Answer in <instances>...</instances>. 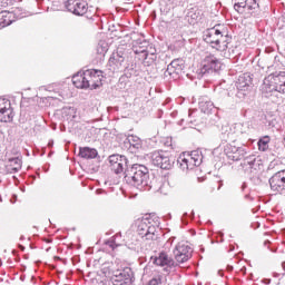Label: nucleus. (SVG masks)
<instances>
[{
	"label": "nucleus",
	"instance_id": "4be33fe9",
	"mask_svg": "<svg viewBox=\"0 0 285 285\" xmlns=\"http://www.w3.org/2000/svg\"><path fill=\"white\" fill-rule=\"evenodd\" d=\"M199 109L205 115H210V112H213V110H215V105L213 104V101L208 100V98L203 97L199 100Z\"/></svg>",
	"mask_w": 285,
	"mask_h": 285
},
{
	"label": "nucleus",
	"instance_id": "aec40b11",
	"mask_svg": "<svg viewBox=\"0 0 285 285\" xmlns=\"http://www.w3.org/2000/svg\"><path fill=\"white\" fill-rule=\"evenodd\" d=\"M135 281V274L132 268L125 267L124 269H117L114 272V281Z\"/></svg>",
	"mask_w": 285,
	"mask_h": 285
},
{
	"label": "nucleus",
	"instance_id": "2f4dec72",
	"mask_svg": "<svg viewBox=\"0 0 285 285\" xmlns=\"http://www.w3.org/2000/svg\"><path fill=\"white\" fill-rule=\"evenodd\" d=\"M242 155H244V149L239 148L236 149V153L234 155H229V159H233V161H239L242 159Z\"/></svg>",
	"mask_w": 285,
	"mask_h": 285
},
{
	"label": "nucleus",
	"instance_id": "393cba45",
	"mask_svg": "<svg viewBox=\"0 0 285 285\" xmlns=\"http://www.w3.org/2000/svg\"><path fill=\"white\" fill-rule=\"evenodd\" d=\"M98 153L95 148L83 147L80 148L79 157L82 159H95L97 157Z\"/></svg>",
	"mask_w": 285,
	"mask_h": 285
},
{
	"label": "nucleus",
	"instance_id": "4c0bfd02",
	"mask_svg": "<svg viewBox=\"0 0 285 285\" xmlns=\"http://www.w3.org/2000/svg\"><path fill=\"white\" fill-rule=\"evenodd\" d=\"M279 164H282V161L279 160H273L269 166H268V169L269 170H273V168H275L276 166H279Z\"/></svg>",
	"mask_w": 285,
	"mask_h": 285
},
{
	"label": "nucleus",
	"instance_id": "c03bdc74",
	"mask_svg": "<svg viewBox=\"0 0 285 285\" xmlns=\"http://www.w3.org/2000/svg\"><path fill=\"white\" fill-rule=\"evenodd\" d=\"M282 268L285 272V262L282 264Z\"/></svg>",
	"mask_w": 285,
	"mask_h": 285
},
{
	"label": "nucleus",
	"instance_id": "b1692460",
	"mask_svg": "<svg viewBox=\"0 0 285 285\" xmlns=\"http://www.w3.org/2000/svg\"><path fill=\"white\" fill-rule=\"evenodd\" d=\"M243 166L245 167V173H255L257 170V163L255 156H249L244 159Z\"/></svg>",
	"mask_w": 285,
	"mask_h": 285
},
{
	"label": "nucleus",
	"instance_id": "6ab92c4d",
	"mask_svg": "<svg viewBox=\"0 0 285 285\" xmlns=\"http://www.w3.org/2000/svg\"><path fill=\"white\" fill-rule=\"evenodd\" d=\"M125 146L131 153H139V150L144 148V142L141 141V138H139V136L128 135L125 140Z\"/></svg>",
	"mask_w": 285,
	"mask_h": 285
},
{
	"label": "nucleus",
	"instance_id": "9b49d317",
	"mask_svg": "<svg viewBox=\"0 0 285 285\" xmlns=\"http://www.w3.org/2000/svg\"><path fill=\"white\" fill-rule=\"evenodd\" d=\"M109 168L116 174L121 175L128 168V158L121 155L109 156Z\"/></svg>",
	"mask_w": 285,
	"mask_h": 285
},
{
	"label": "nucleus",
	"instance_id": "ddd939ff",
	"mask_svg": "<svg viewBox=\"0 0 285 285\" xmlns=\"http://www.w3.org/2000/svg\"><path fill=\"white\" fill-rule=\"evenodd\" d=\"M269 186L274 193H284L285 190V169L277 171L269 178Z\"/></svg>",
	"mask_w": 285,
	"mask_h": 285
},
{
	"label": "nucleus",
	"instance_id": "ea45409f",
	"mask_svg": "<svg viewBox=\"0 0 285 285\" xmlns=\"http://www.w3.org/2000/svg\"><path fill=\"white\" fill-rule=\"evenodd\" d=\"M149 271H150V267L146 266V267L144 268V275H146Z\"/></svg>",
	"mask_w": 285,
	"mask_h": 285
},
{
	"label": "nucleus",
	"instance_id": "f03ea898",
	"mask_svg": "<svg viewBox=\"0 0 285 285\" xmlns=\"http://www.w3.org/2000/svg\"><path fill=\"white\" fill-rule=\"evenodd\" d=\"M203 39L208 43L214 50L219 52H225L228 50V45L233 41V38L226 33L224 27L216 24L214 28L207 29L204 32Z\"/></svg>",
	"mask_w": 285,
	"mask_h": 285
},
{
	"label": "nucleus",
	"instance_id": "49530a36",
	"mask_svg": "<svg viewBox=\"0 0 285 285\" xmlns=\"http://www.w3.org/2000/svg\"><path fill=\"white\" fill-rule=\"evenodd\" d=\"M20 239L23 240V239H26V237L21 236Z\"/></svg>",
	"mask_w": 285,
	"mask_h": 285
},
{
	"label": "nucleus",
	"instance_id": "72a5a7b5",
	"mask_svg": "<svg viewBox=\"0 0 285 285\" xmlns=\"http://www.w3.org/2000/svg\"><path fill=\"white\" fill-rule=\"evenodd\" d=\"M173 242H175V237L169 238V239L165 243V245H164L165 253H166V250H170V248H173Z\"/></svg>",
	"mask_w": 285,
	"mask_h": 285
},
{
	"label": "nucleus",
	"instance_id": "cd10ccee",
	"mask_svg": "<svg viewBox=\"0 0 285 285\" xmlns=\"http://www.w3.org/2000/svg\"><path fill=\"white\" fill-rule=\"evenodd\" d=\"M234 130L237 135H246L250 130L248 122H237L234 125Z\"/></svg>",
	"mask_w": 285,
	"mask_h": 285
},
{
	"label": "nucleus",
	"instance_id": "9d476101",
	"mask_svg": "<svg viewBox=\"0 0 285 285\" xmlns=\"http://www.w3.org/2000/svg\"><path fill=\"white\" fill-rule=\"evenodd\" d=\"M250 86H253V77H250V73L240 75L236 81V88L238 90L236 97H238V99H244L246 92L250 90Z\"/></svg>",
	"mask_w": 285,
	"mask_h": 285
},
{
	"label": "nucleus",
	"instance_id": "e433bc0d",
	"mask_svg": "<svg viewBox=\"0 0 285 285\" xmlns=\"http://www.w3.org/2000/svg\"><path fill=\"white\" fill-rule=\"evenodd\" d=\"M117 237H121V234H117L114 239L109 240V242L107 243L108 246H110L111 248H115V245L118 246V245H117V240H116Z\"/></svg>",
	"mask_w": 285,
	"mask_h": 285
},
{
	"label": "nucleus",
	"instance_id": "a878e982",
	"mask_svg": "<svg viewBox=\"0 0 285 285\" xmlns=\"http://www.w3.org/2000/svg\"><path fill=\"white\" fill-rule=\"evenodd\" d=\"M275 80L278 92H281V95H285V72L281 71L278 73H275Z\"/></svg>",
	"mask_w": 285,
	"mask_h": 285
},
{
	"label": "nucleus",
	"instance_id": "7ed1b4c3",
	"mask_svg": "<svg viewBox=\"0 0 285 285\" xmlns=\"http://www.w3.org/2000/svg\"><path fill=\"white\" fill-rule=\"evenodd\" d=\"M101 81H104V71L95 69L80 71L72 77L73 86L80 89L97 90Z\"/></svg>",
	"mask_w": 285,
	"mask_h": 285
},
{
	"label": "nucleus",
	"instance_id": "c9c22d12",
	"mask_svg": "<svg viewBox=\"0 0 285 285\" xmlns=\"http://www.w3.org/2000/svg\"><path fill=\"white\" fill-rule=\"evenodd\" d=\"M135 281H130V279H127V281H114V285H132Z\"/></svg>",
	"mask_w": 285,
	"mask_h": 285
},
{
	"label": "nucleus",
	"instance_id": "39448f33",
	"mask_svg": "<svg viewBox=\"0 0 285 285\" xmlns=\"http://www.w3.org/2000/svg\"><path fill=\"white\" fill-rule=\"evenodd\" d=\"M177 161L180 170H194L197 168V166H202V161H204V155H202L200 150L183 153L178 157Z\"/></svg>",
	"mask_w": 285,
	"mask_h": 285
},
{
	"label": "nucleus",
	"instance_id": "1a4fd4ad",
	"mask_svg": "<svg viewBox=\"0 0 285 285\" xmlns=\"http://www.w3.org/2000/svg\"><path fill=\"white\" fill-rule=\"evenodd\" d=\"M65 8L71 14H76V17H83V14L88 13V2L86 0H67L65 2Z\"/></svg>",
	"mask_w": 285,
	"mask_h": 285
},
{
	"label": "nucleus",
	"instance_id": "79ce46f5",
	"mask_svg": "<svg viewBox=\"0 0 285 285\" xmlns=\"http://www.w3.org/2000/svg\"><path fill=\"white\" fill-rule=\"evenodd\" d=\"M242 190H246V183H243Z\"/></svg>",
	"mask_w": 285,
	"mask_h": 285
},
{
	"label": "nucleus",
	"instance_id": "dca6fc26",
	"mask_svg": "<svg viewBox=\"0 0 285 285\" xmlns=\"http://www.w3.org/2000/svg\"><path fill=\"white\" fill-rule=\"evenodd\" d=\"M12 105L6 98H0V121L9 124L12 121Z\"/></svg>",
	"mask_w": 285,
	"mask_h": 285
},
{
	"label": "nucleus",
	"instance_id": "6e6552de",
	"mask_svg": "<svg viewBox=\"0 0 285 285\" xmlns=\"http://www.w3.org/2000/svg\"><path fill=\"white\" fill-rule=\"evenodd\" d=\"M218 70H222V61L217 57L209 55L203 60L199 75L204 77L210 75V72H218Z\"/></svg>",
	"mask_w": 285,
	"mask_h": 285
},
{
	"label": "nucleus",
	"instance_id": "bb28decb",
	"mask_svg": "<svg viewBox=\"0 0 285 285\" xmlns=\"http://www.w3.org/2000/svg\"><path fill=\"white\" fill-rule=\"evenodd\" d=\"M137 46L134 47V52L136 55H144L145 59L148 58V41L144 40L142 42H136Z\"/></svg>",
	"mask_w": 285,
	"mask_h": 285
},
{
	"label": "nucleus",
	"instance_id": "c85d7f7f",
	"mask_svg": "<svg viewBox=\"0 0 285 285\" xmlns=\"http://www.w3.org/2000/svg\"><path fill=\"white\" fill-rule=\"evenodd\" d=\"M12 23L10 13L8 11H0V29L6 28Z\"/></svg>",
	"mask_w": 285,
	"mask_h": 285
},
{
	"label": "nucleus",
	"instance_id": "5701e85b",
	"mask_svg": "<svg viewBox=\"0 0 285 285\" xmlns=\"http://www.w3.org/2000/svg\"><path fill=\"white\" fill-rule=\"evenodd\" d=\"M197 19H199V10L195 8L188 9L185 21H187L190 26H195V23H197Z\"/></svg>",
	"mask_w": 285,
	"mask_h": 285
},
{
	"label": "nucleus",
	"instance_id": "412c9836",
	"mask_svg": "<svg viewBox=\"0 0 285 285\" xmlns=\"http://www.w3.org/2000/svg\"><path fill=\"white\" fill-rule=\"evenodd\" d=\"M121 63H124V56H121L119 52L110 56L109 67L112 72H115V70H119V68H121Z\"/></svg>",
	"mask_w": 285,
	"mask_h": 285
},
{
	"label": "nucleus",
	"instance_id": "37998d69",
	"mask_svg": "<svg viewBox=\"0 0 285 285\" xmlns=\"http://www.w3.org/2000/svg\"><path fill=\"white\" fill-rule=\"evenodd\" d=\"M53 144H55L53 141H50V142L48 144L49 148H52Z\"/></svg>",
	"mask_w": 285,
	"mask_h": 285
},
{
	"label": "nucleus",
	"instance_id": "a19ab883",
	"mask_svg": "<svg viewBox=\"0 0 285 285\" xmlns=\"http://www.w3.org/2000/svg\"><path fill=\"white\" fill-rule=\"evenodd\" d=\"M177 115H178L177 111H173V112H171V117H174V118L177 117Z\"/></svg>",
	"mask_w": 285,
	"mask_h": 285
},
{
	"label": "nucleus",
	"instance_id": "20e7f679",
	"mask_svg": "<svg viewBox=\"0 0 285 285\" xmlns=\"http://www.w3.org/2000/svg\"><path fill=\"white\" fill-rule=\"evenodd\" d=\"M137 233L142 239L155 240L159 233V223L150 216H144L135 222Z\"/></svg>",
	"mask_w": 285,
	"mask_h": 285
},
{
	"label": "nucleus",
	"instance_id": "09e8293b",
	"mask_svg": "<svg viewBox=\"0 0 285 285\" xmlns=\"http://www.w3.org/2000/svg\"><path fill=\"white\" fill-rule=\"evenodd\" d=\"M193 114L191 112H189V117L191 116Z\"/></svg>",
	"mask_w": 285,
	"mask_h": 285
},
{
	"label": "nucleus",
	"instance_id": "f257e3e1",
	"mask_svg": "<svg viewBox=\"0 0 285 285\" xmlns=\"http://www.w3.org/2000/svg\"><path fill=\"white\" fill-rule=\"evenodd\" d=\"M125 181L138 190H151L153 188L150 185V174L148 173V167L141 164H134L130 168H128V173L125 176Z\"/></svg>",
	"mask_w": 285,
	"mask_h": 285
},
{
	"label": "nucleus",
	"instance_id": "c756f323",
	"mask_svg": "<svg viewBox=\"0 0 285 285\" xmlns=\"http://www.w3.org/2000/svg\"><path fill=\"white\" fill-rule=\"evenodd\" d=\"M268 144H271V137L264 136L258 140V150L266 153V150H268Z\"/></svg>",
	"mask_w": 285,
	"mask_h": 285
},
{
	"label": "nucleus",
	"instance_id": "f704fd0d",
	"mask_svg": "<svg viewBox=\"0 0 285 285\" xmlns=\"http://www.w3.org/2000/svg\"><path fill=\"white\" fill-rule=\"evenodd\" d=\"M228 130H230V127H228V126L222 127L223 139H226L230 135V132H228Z\"/></svg>",
	"mask_w": 285,
	"mask_h": 285
},
{
	"label": "nucleus",
	"instance_id": "f3484780",
	"mask_svg": "<svg viewBox=\"0 0 285 285\" xmlns=\"http://www.w3.org/2000/svg\"><path fill=\"white\" fill-rule=\"evenodd\" d=\"M261 90L265 97H271L272 92H278L277 82L275 80V73L267 76L261 86Z\"/></svg>",
	"mask_w": 285,
	"mask_h": 285
},
{
	"label": "nucleus",
	"instance_id": "a211bd4d",
	"mask_svg": "<svg viewBox=\"0 0 285 285\" xmlns=\"http://www.w3.org/2000/svg\"><path fill=\"white\" fill-rule=\"evenodd\" d=\"M184 70V60L174 59L165 71V77H173V79H177L181 71Z\"/></svg>",
	"mask_w": 285,
	"mask_h": 285
},
{
	"label": "nucleus",
	"instance_id": "7c9ffc66",
	"mask_svg": "<svg viewBox=\"0 0 285 285\" xmlns=\"http://www.w3.org/2000/svg\"><path fill=\"white\" fill-rule=\"evenodd\" d=\"M61 115L63 119H72L75 117L76 111L73 107H65L61 109Z\"/></svg>",
	"mask_w": 285,
	"mask_h": 285
},
{
	"label": "nucleus",
	"instance_id": "4468645a",
	"mask_svg": "<svg viewBox=\"0 0 285 285\" xmlns=\"http://www.w3.org/2000/svg\"><path fill=\"white\" fill-rule=\"evenodd\" d=\"M153 264L156 266H161L163 268L166 266L167 268H173L175 266V259L168 255V252L163 250L159 252L157 256L150 257Z\"/></svg>",
	"mask_w": 285,
	"mask_h": 285
},
{
	"label": "nucleus",
	"instance_id": "0eeeda50",
	"mask_svg": "<svg viewBox=\"0 0 285 285\" xmlns=\"http://www.w3.org/2000/svg\"><path fill=\"white\" fill-rule=\"evenodd\" d=\"M173 253L178 264H186L193 257V247L186 242H180L175 246Z\"/></svg>",
	"mask_w": 285,
	"mask_h": 285
},
{
	"label": "nucleus",
	"instance_id": "f8f14e48",
	"mask_svg": "<svg viewBox=\"0 0 285 285\" xmlns=\"http://www.w3.org/2000/svg\"><path fill=\"white\" fill-rule=\"evenodd\" d=\"M6 170L10 175H14L19 173L23 166V161L21 160V155L16 154V157H10V154H6Z\"/></svg>",
	"mask_w": 285,
	"mask_h": 285
},
{
	"label": "nucleus",
	"instance_id": "a18cd8bd",
	"mask_svg": "<svg viewBox=\"0 0 285 285\" xmlns=\"http://www.w3.org/2000/svg\"><path fill=\"white\" fill-rule=\"evenodd\" d=\"M178 124H179V126H181V124H184V119H180V121Z\"/></svg>",
	"mask_w": 285,
	"mask_h": 285
},
{
	"label": "nucleus",
	"instance_id": "de8ad7c7",
	"mask_svg": "<svg viewBox=\"0 0 285 285\" xmlns=\"http://www.w3.org/2000/svg\"><path fill=\"white\" fill-rule=\"evenodd\" d=\"M20 248H21V250H23L24 247L22 245H20Z\"/></svg>",
	"mask_w": 285,
	"mask_h": 285
},
{
	"label": "nucleus",
	"instance_id": "423d86ee",
	"mask_svg": "<svg viewBox=\"0 0 285 285\" xmlns=\"http://www.w3.org/2000/svg\"><path fill=\"white\" fill-rule=\"evenodd\" d=\"M150 161L154 166H157V168H161L163 170H170V168L175 166V160L164 151L151 153Z\"/></svg>",
	"mask_w": 285,
	"mask_h": 285
},
{
	"label": "nucleus",
	"instance_id": "473e14b6",
	"mask_svg": "<svg viewBox=\"0 0 285 285\" xmlns=\"http://www.w3.org/2000/svg\"><path fill=\"white\" fill-rule=\"evenodd\" d=\"M161 284V276L156 275L151 279H149L145 285H160Z\"/></svg>",
	"mask_w": 285,
	"mask_h": 285
},
{
	"label": "nucleus",
	"instance_id": "58836bf2",
	"mask_svg": "<svg viewBox=\"0 0 285 285\" xmlns=\"http://www.w3.org/2000/svg\"><path fill=\"white\" fill-rule=\"evenodd\" d=\"M158 193H161V194L166 195V191H164V186H160V187L158 188Z\"/></svg>",
	"mask_w": 285,
	"mask_h": 285
},
{
	"label": "nucleus",
	"instance_id": "2eb2a0df",
	"mask_svg": "<svg viewBox=\"0 0 285 285\" xmlns=\"http://www.w3.org/2000/svg\"><path fill=\"white\" fill-rule=\"evenodd\" d=\"M234 10H236V12H244V10H247L249 14H257L259 3H257V0L240 1L234 4Z\"/></svg>",
	"mask_w": 285,
	"mask_h": 285
}]
</instances>
